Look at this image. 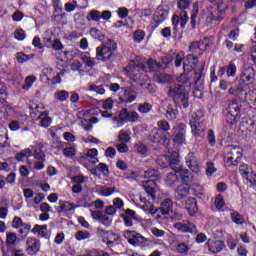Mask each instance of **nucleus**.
<instances>
[{"label":"nucleus","mask_w":256,"mask_h":256,"mask_svg":"<svg viewBox=\"0 0 256 256\" xmlns=\"http://www.w3.org/2000/svg\"><path fill=\"white\" fill-rule=\"evenodd\" d=\"M146 65L147 67L144 64H130L126 67V70L132 81H143V83H140V87L146 89V91H149L150 93H154L155 88H153L149 81V76L145 73L161 69V65H159L154 59H149L146 62Z\"/></svg>","instance_id":"obj_1"},{"label":"nucleus","mask_w":256,"mask_h":256,"mask_svg":"<svg viewBox=\"0 0 256 256\" xmlns=\"http://www.w3.org/2000/svg\"><path fill=\"white\" fill-rule=\"evenodd\" d=\"M168 96L171 97L176 105H182L184 109L189 107V97L183 84H176L168 90Z\"/></svg>","instance_id":"obj_2"},{"label":"nucleus","mask_w":256,"mask_h":256,"mask_svg":"<svg viewBox=\"0 0 256 256\" xmlns=\"http://www.w3.org/2000/svg\"><path fill=\"white\" fill-rule=\"evenodd\" d=\"M115 51H117V43L108 39L102 46L96 48V59H98V61H109V58L113 57Z\"/></svg>","instance_id":"obj_3"},{"label":"nucleus","mask_w":256,"mask_h":256,"mask_svg":"<svg viewBox=\"0 0 256 256\" xmlns=\"http://www.w3.org/2000/svg\"><path fill=\"white\" fill-rule=\"evenodd\" d=\"M184 60V63H183ZM181 63H183L184 72L191 73L192 70L197 67V63H199V59L193 54H188L185 57V53L180 52L176 55L175 65L176 67H181Z\"/></svg>","instance_id":"obj_4"},{"label":"nucleus","mask_w":256,"mask_h":256,"mask_svg":"<svg viewBox=\"0 0 256 256\" xmlns=\"http://www.w3.org/2000/svg\"><path fill=\"white\" fill-rule=\"evenodd\" d=\"M241 157H243V149H241V147H226L224 161L226 165H228V167H231V165H237V163H239V161L241 160Z\"/></svg>","instance_id":"obj_5"},{"label":"nucleus","mask_w":256,"mask_h":256,"mask_svg":"<svg viewBox=\"0 0 256 256\" xmlns=\"http://www.w3.org/2000/svg\"><path fill=\"white\" fill-rule=\"evenodd\" d=\"M203 117V111L197 110L194 114L191 115L190 118V126L192 129L193 135L196 137L201 136L205 128L201 126V118Z\"/></svg>","instance_id":"obj_6"},{"label":"nucleus","mask_w":256,"mask_h":256,"mask_svg":"<svg viewBox=\"0 0 256 256\" xmlns=\"http://www.w3.org/2000/svg\"><path fill=\"white\" fill-rule=\"evenodd\" d=\"M79 207L77 204L65 200H59L58 206L56 207L57 213L64 217H71L75 213V209Z\"/></svg>","instance_id":"obj_7"},{"label":"nucleus","mask_w":256,"mask_h":256,"mask_svg":"<svg viewBox=\"0 0 256 256\" xmlns=\"http://www.w3.org/2000/svg\"><path fill=\"white\" fill-rule=\"evenodd\" d=\"M241 118V108L237 103H231L228 106L226 119L230 125H235V123L239 122Z\"/></svg>","instance_id":"obj_8"},{"label":"nucleus","mask_w":256,"mask_h":256,"mask_svg":"<svg viewBox=\"0 0 256 256\" xmlns=\"http://www.w3.org/2000/svg\"><path fill=\"white\" fill-rule=\"evenodd\" d=\"M124 237L128 240V243L134 247H139V245H145V243H147V238L135 231L124 232Z\"/></svg>","instance_id":"obj_9"},{"label":"nucleus","mask_w":256,"mask_h":256,"mask_svg":"<svg viewBox=\"0 0 256 256\" xmlns=\"http://www.w3.org/2000/svg\"><path fill=\"white\" fill-rule=\"evenodd\" d=\"M186 165L192 173H195V175H201L202 167L201 164H199V161L197 160V156H195V153L189 152L188 155L185 158Z\"/></svg>","instance_id":"obj_10"},{"label":"nucleus","mask_w":256,"mask_h":256,"mask_svg":"<svg viewBox=\"0 0 256 256\" xmlns=\"http://www.w3.org/2000/svg\"><path fill=\"white\" fill-rule=\"evenodd\" d=\"M22 151L24 152V155H26V159L29 157H34V159H45V153L42 150L41 144L36 143Z\"/></svg>","instance_id":"obj_11"},{"label":"nucleus","mask_w":256,"mask_h":256,"mask_svg":"<svg viewBox=\"0 0 256 256\" xmlns=\"http://www.w3.org/2000/svg\"><path fill=\"white\" fill-rule=\"evenodd\" d=\"M206 247L208 248V251L212 253L213 255L217 253H221L223 249H225V242L221 240H215V239H208L206 243Z\"/></svg>","instance_id":"obj_12"},{"label":"nucleus","mask_w":256,"mask_h":256,"mask_svg":"<svg viewBox=\"0 0 256 256\" xmlns=\"http://www.w3.org/2000/svg\"><path fill=\"white\" fill-rule=\"evenodd\" d=\"M174 137L173 141L176 145H183L185 143V125L179 124L178 126L173 128Z\"/></svg>","instance_id":"obj_13"},{"label":"nucleus","mask_w":256,"mask_h":256,"mask_svg":"<svg viewBox=\"0 0 256 256\" xmlns=\"http://www.w3.org/2000/svg\"><path fill=\"white\" fill-rule=\"evenodd\" d=\"M128 119L129 110H127V108H122L118 116L112 117V123H114L116 127L120 128L123 127L125 123H128Z\"/></svg>","instance_id":"obj_14"},{"label":"nucleus","mask_w":256,"mask_h":256,"mask_svg":"<svg viewBox=\"0 0 256 256\" xmlns=\"http://www.w3.org/2000/svg\"><path fill=\"white\" fill-rule=\"evenodd\" d=\"M174 229L181 233H197V226L189 221L175 223Z\"/></svg>","instance_id":"obj_15"},{"label":"nucleus","mask_w":256,"mask_h":256,"mask_svg":"<svg viewBox=\"0 0 256 256\" xmlns=\"http://www.w3.org/2000/svg\"><path fill=\"white\" fill-rule=\"evenodd\" d=\"M168 164L172 171L179 173L183 167L181 166V161L179 160V152L175 151L170 156H168Z\"/></svg>","instance_id":"obj_16"},{"label":"nucleus","mask_w":256,"mask_h":256,"mask_svg":"<svg viewBox=\"0 0 256 256\" xmlns=\"http://www.w3.org/2000/svg\"><path fill=\"white\" fill-rule=\"evenodd\" d=\"M142 187L151 199H155L157 197L155 194V189H157V179H149L142 182Z\"/></svg>","instance_id":"obj_17"},{"label":"nucleus","mask_w":256,"mask_h":256,"mask_svg":"<svg viewBox=\"0 0 256 256\" xmlns=\"http://www.w3.org/2000/svg\"><path fill=\"white\" fill-rule=\"evenodd\" d=\"M26 252L29 255H37V253H39V241L37 240V238L35 237H28L26 240Z\"/></svg>","instance_id":"obj_18"},{"label":"nucleus","mask_w":256,"mask_h":256,"mask_svg":"<svg viewBox=\"0 0 256 256\" xmlns=\"http://www.w3.org/2000/svg\"><path fill=\"white\" fill-rule=\"evenodd\" d=\"M157 131V129H154L150 134V141H153V143H159L160 145H163L167 139H170V133L160 132L157 134Z\"/></svg>","instance_id":"obj_19"},{"label":"nucleus","mask_w":256,"mask_h":256,"mask_svg":"<svg viewBox=\"0 0 256 256\" xmlns=\"http://www.w3.org/2000/svg\"><path fill=\"white\" fill-rule=\"evenodd\" d=\"M114 104H115V102L111 98L102 100V108L105 110V111L101 112L103 119H112L113 114L110 111H111V109H113Z\"/></svg>","instance_id":"obj_20"},{"label":"nucleus","mask_w":256,"mask_h":256,"mask_svg":"<svg viewBox=\"0 0 256 256\" xmlns=\"http://www.w3.org/2000/svg\"><path fill=\"white\" fill-rule=\"evenodd\" d=\"M124 94L120 98L121 103H133L137 99V92L132 87L123 88Z\"/></svg>","instance_id":"obj_21"},{"label":"nucleus","mask_w":256,"mask_h":256,"mask_svg":"<svg viewBox=\"0 0 256 256\" xmlns=\"http://www.w3.org/2000/svg\"><path fill=\"white\" fill-rule=\"evenodd\" d=\"M186 211L191 217H195L197 212L199 211V207L197 206V199L194 197H189L185 203Z\"/></svg>","instance_id":"obj_22"},{"label":"nucleus","mask_w":256,"mask_h":256,"mask_svg":"<svg viewBox=\"0 0 256 256\" xmlns=\"http://www.w3.org/2000/svg\"><path fill=\"white\" fill-rule=\"evenodd\" d=\"M240 79L243 81V83H248L249 85H253L255 83V69L248 67L240 76Z\"/></svg>","instance_id":"obj_23"},{"label":"nucleus","mask_w":256,"mask_h":256,"mask_svg":"<svg viewBox=\"0 0 256 256\" xmlns=\"http://www.w3.org/2000/svg\"><path fill=\"white\" fill-rule=\"evenodd\" d=\"M169 17V10L164 9L163 7H158L155 14L154 19L156 23H163L165 19Z\"/></svg>","instance_id":"obj_24"},{"label":"nucleus","mask_w":256,"mask_h":256,"mask_svg":"<svg viewBox=\"0 0 256 256\" xmlns=\"http://www.w3.org/2000/svg\"><path fill=\"white\" fill-rule=\"evenodd\" d=\"M122 218L124 219L126 227H133V219H137V216L135 211L127 209L125 213L122 214Z\"/></svg>","instance_id":"obj_25"},{"label":"nucleus","mask_w":256,"mask_h":256,"mask_svg":"<svg viewBox=\"0 0 256 256\" xmlns=\"http://www.w3.org/2000/svg\"><path fill=\"white\" fill-rule=\"evenodd\" d=\"M52 76H53V68L51 67L43 68L42 73L40 74V81L42 83H51Z\"/></svg>","instance_id":"obj_26"},{"label":"nucleus","mask_w":256,"mask_h":256,"mask_svg":"<svg viewBox=\"0 0 256 256\" xmlns=\"http://www.w3.org/2000/svg\"><path fill=\"white\" fill-rule=\"evenodd\" d=\"M98 233L102 235L103 242L106 243V245H113L115 236L112 234V232H105V230L98 228Z\"/></svg>","instance_id":"obj_27"},{"label":"nucleus","mask_w":256,"mask_h":256,"mask_svg":"<svg viewBox=\"0 0 256 256\" xmlns=\"http://www.w3.org/2000/svg\"><path fill=\"white\" fill-rule=\"evenodd\" d=\"M178 173H180V179L185 185H189L193 181V174L188 169L181 168Z\"/></svg>","instance_id":"obj_28"},{"label":"nucleus","mask_w":256,"mask_h":256,"mask_svg":"<svg viewBox=\"0 0 256 256\" xmlns=\"http://www.w3.org/2000/svg\"><path fill=\"white\" fill-rule=\"evenodd\" d=\"M191 188L185 186V185H180L177 187L176 191H175V197L176 199H185V197H187V195H189V191Z\"/></svg>","instance_id":"obj_29"},{"label":"nucleus","mask_w":256,"mask_h":256,"mask_svg":"<svg viewBox=\"0 0 256 256\" xmlns=\"http://www.w3.org/2000/svg\"><path fill=\"white\" fill-rule=\"evenodd\" d=\"M158 131H156L157 135H160V133H169L168 131H171V125L167 120H160L157 122Z\"/></svg>","instance_id":"obj_30"},{"label":"nucleus","mask_w":256,"mask_h":256,"mask_svg":"<svg viewBox=\"0 0 256 256\" xmlns=\"http://www.w3.org/2000/svg\"><path fill=\"white\" fill-rule=\"evenodd\" d=\"M80 59H82L84 65L86 67H95V58L91 57V54L89 52H83L80 55Z\"/></svg>","instance_id":"obj_31"},{"label":"nucleus","mask_w":256,"mask_h":256,"mask_svg":"<svg viewBox=\"0 0 256 256\" xmlns=\"http://www.w3.org/2000/svg\"><path fill=\"white\" fill-rule=\"evenodd\" d=\"M191 191H193V195L198 197V199H205V192L203 191V186L200 184H192L190 187Z\"/></svg>","instance_id":"obj_32"},{"label":"nucleus","mask_w":256,"mask_h":256,"mask_svg":"<svg viewBox=\"0 0 256 256\" xmlns=\"http://www.w3.org/2000/svg\"><path fill=\"white\" fill-rule=\"evenodd\" d=\"M134 151L135 153L140 155V157H146L148 152L147 146H145V144L141 142H137L134 144Z\"/></svg>","instance_id":"obj_33"},{"label":"nucleus","mask_w":256,"mask_h":256,"mask_svg":"<svg viewBox=\"0 0 256 256\" xmlns=\"http://www.w3.org/2000/svg\"><path fill=\"white\" fill-rule=\"evenodd\" d=\"M228 94L233 95V97H238V99H243L245 95V89L243 87L238 86L237 88L231 87L228 90Z\"/></svg>","instance_id":"obj_34"},{"label":"nucleus","mask_w":256,"mask_h":256,"mask_svg":"<svg viewBox=\"0 0 256 256\" xmlns=\"http://www.w3.org/2000/svg\"><path fill=\"white\" fill-rule=\"evenodd\" d=\"M162 215H167L171 209H173V201L169 198L165 199L161 203Z\"/></svg>","instance_id":"obj_35"},{"label":"nucleus","mask_w":256,"mask_h":256,"mask_svg":"<svg viewBox=\"0 0 256 256\" xmlns=\"http://www.w3.org/2000/svg\"><path fill=\"white\" fill-rule=\"evenodd\" d=\"M118 141L120 143H131V132L120 130L118 132Z\"/></svg>","instance_id":"obj_36"},{"label":"nucleus","mask_w":256,"mask_h":256,"mask_svg":"<svg viewBox=\"0 0 256 256\" xmlns=\"http://www.w3.org/2000/svg\"><path fill=\"white\" fill-rule=\"evenodd\" d=\"M177 115H179L177 106H168L166 110V117L169 119V121H175V119H177Z\"/></svg>","instance_id":"obj_37"},{"label":"nucleus","mask_w":256,"mask_h":256,"mask_svg":"<svg viewBox=\"0 0 256 256\" xmlns=\"http://www.w3.org/2000/svg\"><path fill=\"white\" fill-rule=\"evenodd\" d=\"M32 233H34V235H39L40 237H46L47 236V225H39L36 224L34 225L33 229H32Z\"/></svg>","instance_id":"obj_38"},{"label":"nucleus","mask_w":256,"mask_h":256,"mask_svg":"<svg viewBox=\"0 0 256 256\" xmlns=\"http://www.w3.org/2000/svg\"><path fill=\"white\" fill-rule=\"evenodd\" d=\"M54 98L56 101L63 103L69 99V92L65 90H58L54 93Z\"/></svg>","instance_id":"obj_39"},{"label":"nucleus","mask_w":256,"mask_h":256,"mask_svg":"<svg viewBox=\"0 0 256 256\" xmlns=\"http://www.w3.org/2000/svg\"><path fill=\"white\" fill-rule=\"evenodd\" d=\"M39 119H40V126L44 127V129H47V127H50L53 121L49 116H47V112H43L39 116Z\"/></svg>","instance_id":"obj_40"},{"label":"nucleus","mask_w":256,"mask_h":256,"mask_svg":"<svg viewBox=\"0 0 256 256\" xmlns=\"http://www.w3.org/2000/svg\"><path fill=\"white\" fill-rule=\"evenodd\" d=\"M87 21H101V11L99 10H91L87 16H86Z\"/></svg>","instance_id":"obj_41"},{"label":"nucleus","mask_w":256,"mask_h":256,"mask_svg":"<svg viewBox=\"0 0 256 256\" xmlns=\"http://www.w3.org/2000/svg\"><path fill=\"white\" fill-rule=\"evenodd\" d=\"M189 251H191V246L187 243H179L175 248V252L182 255L189 253Z\"/></svg>","instance_id":"obj_42"},{"label":"nucleus","mask_w":256,"mask_h":256,"mask_svg":"<svg viewBox=\"0 0 256 256\" xmlns=\"http://www.w3.org/2000/svg\"><path fill=\"white\" fill-rule=\"evenodd\" d=\"M35 81H37V77L27 76L25 78L24 85L22 86V89H24V91H29V89H31V87H33V83H35Z\"/></svg>","instance_id":"obj_43"},{"label":"nucleus","mask_w":256,"mask_h":256,"mask_svg":"<svg viewBox=\"0 0 256 256\" xmlns=\"http://www.w3.org/2000/svg\"><path fill=\"white\" fill-rule=\"evenodd\" d=\"M197 15H199V2H196L192 6L191 24L195 27L197 21Z\"/></svg>","instance_id":"obj_44"},{"label":"nucleus","mask_w":256,"mask_h":256,"mask_svg":"<svg viewBox=\"0 0 256 256\" xmlns=\"http://www.w3.org/2000/svg\"><path fill=\"white\" fill-rule=\"evenodd\" d=\"M91 233L87 230H80L75 234V239L77 241H85V239H90Z\"/></svg>","instance_id":"obj_45"},{"label":"nucleus","mask_w":256,"mask_h":256,"mask_svg":"<svg viewBox=\"0 0 256 256\" xmlns=\"http://www.w3.org/2000/svg\"><path fill=\"white\" fill-rule=\"evenodd\" d=\"M151 109H153V106L147 102L138 105V111L142 113V115H147V113H150Z\"/></svg>","instance_id":"obj_46"},{"label":"nucleus","mask_w":256,"mask_h":256,"mask_svg":"<svg viewBox=\"0 0 256 256\" xmlns=\"http://www.w3.org/2000/svg\"><path fill=\"white\" fill-rule=\"evenodd\" d=\"M90 35L93 37V39H98V41H103L105 35H103V32H101L97 28H91L90 29Z\"/></svg>","instance_id":"obj_47"},{"label":"nucleus","mask_w":256,"mask_h":256,"mask_svg":"<svg viewBox=\"0 0 256 256\" xmlns=\"http://www.w3.org/2000/svg\"><path fill=\"white\" fill-rule=\"evenodd\" d=\"M214 205H215L216 209H218V211H221V209H223V207L225 205V198H223V195L219 194L216 196Z\"/></svg>","instance_id":"obj_48"},{"label":"nucleus","mask_w":256,"mask_h":256,"mask_svg":"<svg viewBox=\"0 0 256 256\" xmlns=\"http://www.w3.org/2000/svg\"><path fill=\"white\" fill-rule=\"evenodd\" d=\"M231 219L236 225H243L245 223V219H243V216H241V214L237 212H233L231 214Z\"/></svg>","instance_id":"obj_49"},{"label":"nucleus","mask_w":256,"mask_h":256,"mask_svg":"<svg viewBox=\"0 0 256 256\" xmlns=\"http://www.w3.org/2000/svg\"><path fill=\"white\" fill-rule=\"evenodd\" d=\"M217 173V168L213 162L206 163V175L207 177H213V174Z\"/></svg>","instance_id":"obj_50"},{"label":"nucleus","mask_w":256,"mask_h":256,"mask_svg":"<svg viewBox=\"0 0 256 256\" xmlns=\"http://www.w3.org/2000/svg\"><path fill=\"white\" fill-rule=\"evenodd\" d=\"M97 108L87 109V110H80L78 112L79 119H83V117H90V115H95Z\"/></svg>","instance_id":"obj_51"},{"label":"nucleus","mask_w":256,"mask_h":256,"mask_svg":"<svg viewBox=\"0 0 256 256\" xmlns=\"http://www.w3.org/2000/svg\"><path fill=\"white\" fill-rule=\"evenodd\" d=\"M99 154V151H97V149L95 148H92V149H89L86 153V157L88 159H94L93 160V163H98L99 162V159H97V155Z\"/></svg>","instance_id":"obj_52"},{"label":"nucleus","mask_w":256,"mask_h":256,"mask_svg":"<svg viewBox=\"0 0 256 256\" xmlns=\"http://www.w3.org/2000/svg\"><path fill=\"white\" fill-rule=\"evenodd\" d=\"M189 21V15L187 14V11L182 10L180 13V27L181 29H185V26L187 25V22Z\"/></svg>","instance_id":"obj_53"},{"label":"nucleus","mask_w":256,"mask_h":256,"mask_svg":"<svg viewBox=\"0 0 256 256\" xmlns=\"http://www.w3.org/2000/svg\"><path fill=\"white\" fill-rule=\"evenodd\" d=\"M156 163L159 167L162 169H165L167 167V164L169 163V156L164 155L157 158Z\"/></svg>","instance_id":"obj_54"},{"label":"nucleus","mask_w":256,"mask_h":256,"mask_svg":"<svg viewBox=\"0 0 256 256\" xmlns=\"http://www.w3.org/2000/svg\"><path fill=\"white\" fill-rule=\"evenodd\" d=\"M226 75L227 77H235L237 75V66L234 63L226 66Z\"/></svg>","instance_id":"obj_55"},{"label":"nucleus","mask_w":256,"mask_h":256,"mask_svg":"<svg viewBox=\"0 0 256 256\" xmlns=\"http://www.w3.org/2000/svg\"><path fill=\"white\" fill-rule=\"evenodd\" d=\"M45 200V194L43 193H37L33 198L32 207L34 209H37V205H39L42 201Z\"/></svg>","instance_id":"obj_56"},{"label":"nucleus","mask_w":256,"mask_h":256,"mask_svg":"<svg viewBox=\"0 0 256 256\" xmlns=\"http://www.w3.org/2000/svg\"><path fill=\"white\" fill-rule=\"evenodd\" d=\"M88 91H93L96 95H105V88L101 85L97 86L95 84L90 85Z\"/></svg>","instance_id":"obj_57"},{"label":"nucleus","mask_w":256,"mask_h":256,"mask_svg":"<svg viewBox=\"0 0 256 256\" xmlns=\"http://www.w3.org/2000/svg\"><path fill=\"white\" fill-rule=\"evenodd\" d=\"M21 228L19 229L20 235H22V239L27 238V235H29V232L31 231V226L30 224H23L20 226Z\"/></svg>","instance_id":"obj_58"},{"label":"nucleus","mask_w":256,"mask_h":256,"mask_svg":"<svg viewBox=\"0 0 256 256\" xmlns=\"http://www.w3.org/2000/svg\"><path fill=\"white\" fill-rule=\"evenodd\" d=\"M14 37H15V39H17V41H25L27 34L25 33V31L23 29L18 28L14 32Z\"/></svg>","instance_id":"obj_59"},{"label":"nucleus","mask_w":256,"mask_h":256,"mask_svg":"<svg viewBox=\"0 0 256 256\" xmlns=\"http://www.w3.org/2000/svg\"><path fill=\"white\" fill-rule=\"evenodd\" d=\"M144 177L146 179H153V177H156V179H159V172L155 169H148L144 172Z\"/></svg>","instance_id":"obj_60"},{"label":"nucleus","mask_w":256,"mask_h":256,"mask_svg":"<svg viewBox=\"0 0 256 256\" xmlns=\"http://www.w3.org/2000/svg\"><path fill=\"white\" fill-rule=\"evenodd\" d=\"M239 172L242 178L245 179V177H247V175L251 173V168H249L247 164H242L239 167Z\"/></svg>","instance_id":"obj_61"},{"label":"nucleus","mask_w":256,"mask_h":256,"mask_svg":"<svg viewBox=\"0 0 256 256\" xmlns=\"http://www.w3.org/2000/svg\"><path fill=\"white\" fill-rule=\"evenodd\" d=\"M115 187H107V188H103L100 191V195H102V197H111V195H113V193H115Z\"/></svg>","instance_id":"obj_62"},{"label":"nucleus","mask_w":256,"mask_h":256,"mask_svg":"<svg viewBox=\"0 0 256 256\" xmlns=\"http://www.w3.org/2000/svg\"><path fill=\"white\" fill-rule=\"evenodd\" d=\"M81 67H83V63L79 60H72L70 63L71 71H81Z\"/></svg>","instance_id":"obj_63"},{"label":"nucleus","mask_w":256,"mask_h":256,"mask_svg":"<svg viewBox=\"0 0 256 256\" xmlns=\"http://www.w3.org/2000/svg\"><path fill=\"white\" fill-rule=\"evenodd\" d=\"M177 174L175 173H169L166 177V185H173L177 183Z\"/></svg>","instance_id":"obj_64"}]
</instances>
